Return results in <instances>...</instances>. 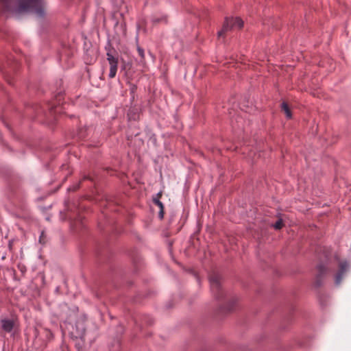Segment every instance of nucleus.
<instances>
[{
  "label": "nucleus",
  "instance_id": "nucleus-1",
  "mask_svg": "<svg viewBox=\"0 0 351 351\" xmlns=\"http://www.w3.org/2000/svg\"><path fill=\"white\" fill-rule=\"evenodd\" d=\"M243 25L240 17H226L221 29L217 32V37L224 38L228 32L241 29Z\"/></svg>",
  "mask_w": 351,
  "mask_h": 351
},
{
  "label": "nucleus",
  "instance_id": "nucleus-2",
  "mask_svg": "<svg viewBox=\"0 0 351 351\" xmlns=\"http://www.w3.org/2000/svg\"><path fill=\"white\" fill-rule=\"evenodd\" d=\"M17 10L19 12H32L40 17L45 15L41 0H20Z\"/></svg>",
  "mask_w": 351,
  "mask_h": 351
},
{
  "label": "nucleus",
  "instance_id": "nucleus-3",
  "mask_svg": "<svg viewBox=\"0 0 351 351\" xmlns=\"http://www.w3.org/2000/svg\"><path fill=\"white\" fill-rule=\"evenodd\" d=\"M210 290L212 293L217 300L223 299L226 297V293L221 287V276L217 272H213L208 277Z\"/></svg>",
  "mask_w": 351,
  "mask_h": 351
},
{
  "label": "nucleus",
  "instance_id": "nucleus-4",
  "mask_svg": "<svg viewBox=\"0 0 351 351\" xmlns=\"http://www.w3.org/2000/svg\"><path fill=\"white\" fill-rule=\"evenodd\" d=\"M111 47L112 45H106L105 49L107 51V60L110 64L108 76L110 78H114L117 71L119 54L115 51H112Z\"/></svg>",
  "mask_w": 351,
  "mask_h": 351
},
{
  "label": "nucleus",
  "instance_id": "nucleus-5",
  "mask_svg": "<svg viewBox=\"0 0 351 351\" xmlns=\"http://www.w3.org/2000/svg\"><path fill=\"white\" fill-rule=\"evenodd\" d=\"M327 267L324 263H320L317 266V274L315 281V286L317 287H320L323 284V278L324 275L327 273Z\"/></svg>",
  "mask_w": 351,
  "mask_h": 351
},
{
  "label": "nucleus",
  "instance_id": "nucleus-6",
  "mask_svg": "<svg viewBox=\"0 0 351 351\" xmlns=\"http://www.w3.org/2000/svg\"><path fill=\"white\" fill-rule=\"evenodd\" d=\"M348 263L347 261H343L339 263V269L335 278V283L336 285H339L344 276V274L348 270Z\"/></svg>",
  "mask_w": 351,
  "mask_h": 351
},
{
  "label": "nucleus",
  "instance_id": "nucleus-7",
  "mask_svg": "<svg viewBox=\"0 0 351 351\" xmlns=\"http://www.w3.org/2000/svg\"><path fill=\"white\" fill-rule=\"evenodd\" d=\"M0 327L5 332H12L16 327V322L12 319L3 318L0 319Z\"/></svg>",
  "mask_w": 351,
  "mask_h": 351
},
{
  "label": "nucleus",
  "instance_id": "nucleus-8",
  "mask_svg": "<svg viewBox=\"0 0 351 351\" xmlns=\"http://www.w3.org/2000/svg\"><path fill=\"white\" fill-rule=\"evenodd\" d=\"M85 326L83 320L77 321L75 324V333L74 336L76 338H82L85 334Z\"/></svg>",
  "mask_w": 351,
  "mask_h": 351
},
{
  "label": "nucleus",
  "instance_id": "nucleus-9",
  "mask_svg": "<svg viewBox=\"0 0 351 351\" xmlns=\"http://www.w3.org/2000/svg\"><path fill=\"white\" fill-rule=\"evenodd\" d=\"M281 107H282V110L285 112L286 117L288 119L291 118V116H292L291 112L290 109L289 108L287 104L285 102H283L281 105Z\"/></svg>",
  "mask_w": 351,
  "mask_h": 351
},
{
  "label": "nucleus",
  "instance_id": "nucleus-10",
  "mask_svg": "<svg viewBox=\"0 0 351 351\" xmlns=\"http://www.w3.org/2000/svg\"><path fill=\"white\" fill-rule=\"evenodd\" d=\"M236 303V301L234 299H232L230 302H228L225 306L224 310L226 311H231L234 308V306Z\"/></svg>",
  "mask_w": 351,
  "mask_h": 351
},
{
  "label": "nucleus",
  "instance_id": "nucleus-11",
  "mask_svg": "<svg viewBox=\"0 0 351 351\" xmlns=\"http://www.w3.org/2000/svg\"><path fill=\"white\" fill-rule=\"evenodd\" d=\"M154 203L157 205L160 208H162V210H164V206L163 204L159 200L158 197H154L153 199Z\"/></svg>",
  "mask_w": 351,
  "mask_h": 351
},
{
  "label": "nucleus",
  "instance_id": "nucleus-12",
  "mask_svg": "<svg viewBox=\"0 0 351 351\" xmlns=\"http://www.w3.org/2000/svg\"><path fill=\"white\" fill-rule=\"evenodd\" d=\"M282 219H278L274 225V228L276 229V230H279L282 228Z\"/></svg>",
  "mask_w": 351,
  "mask_h": 351
},
{
  "label": "nucleus",
  "instance_id": "nucleus-13",
  "mask_svg": "<svg viewBox=\"0 0 351 351\" xmlns=\"http://www.w3.org/2000/svg\"><path fill=\"white\" fill-rule=\"evenodd\" d=\"M45 238H46V235H45V232L43 231L41 232L40 235L39 237V240H38L39 243L44 244L45 243Z\"/></svg>",
  "mask_w": 351,
  "mask_h": 351
},
{
  "label": "nucleus",
  "instance_id": "nucleus-14",
  "mask_svg": "<svg viewBox=\"0 0 351 351\" xmlns=\"http://www.w3.org/2000/svg\"><path fill=\"white\" fill-rule=\"evenodd\" d=\"M137 51H138V55L142 58H144V55H145L144 49L142 47H141L140 45H137Z\"/></svg>",
  "mask_w": 351,
  "mask_h": 351
},
{
  "label": "nucleus",
  "instance_id": "nucleus-15",
  "mask_svg": "<svg viewBox=\"0 0 351 351\" xmlns=\"http://www.w3.org/2000/svg\"><path fill=\"white\" fill-rule=\"evenodd\" d=\"M161 21H164L165 23H167V18L166 17H164L162 19H155L154 20V23H159V22H161Z\"/></svg>",
  "mask_w": 351,
  "mask_h": 351
},
{
  "label": "nucleus",
  "instance_id": "nucleus-16",
  "mask_svg": "<svg viewBox=\"0 0 351 351\" xmlns=\"http://www.w3.org/2000/svg\"><path fill=\"white\" fill-rule=\"evenodd\" d=\"M49 108H50V110L52 113H56V112H59V109L58 107H55L53 109V106H51Z\"/></svg>",
  "mask_w": 351,
  "mask_h": 351
},
{
  "label": "nucleus",
  "instance_id": "nucleus-17",
  "mask_svg": "<svg viewBox=\"0 0 351 351\" xmlns=\"http://www.w3.org/2000/svg\"><path fill=\"white\" fill-rule=\"evenodd\" d=\"M158 217L160 219H162L164 217V210H162V208H160Z\"/></svg>",
  "mask_w": 351,
  "mask_h": 351
},
{
  "label": "nucleus",
  "instance_id": "nucleus-18",
  "mask_svg": "<svg viewBox=\"0 0 351 351\" xmlns=\"http://www.w3.org/2000/svg\"><path fill=\"white\" fill-rule=\"evenodd\" d=\"M8 0H0V1H7Z\"/></svg>",
  "mask_w": 351,
  "mask_h": 351
}]
</instances>
